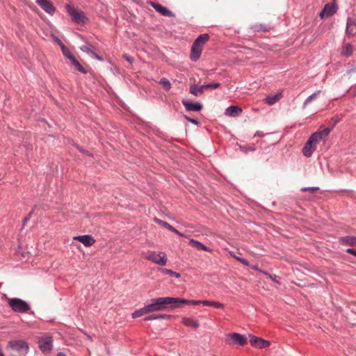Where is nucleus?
I'll use <instances>...</instances> for the list:
<instances>
[{
	"instance_id": "obj_1",
	"label": "nucleus",
	"mask_w": 356,
	"mask_h": 356,
	"mask_svg": "<svg viewBox=\"0 0 356 356\" xmlns=\"http://www.w3.org/2000/svg\"><path fill=\"white\" fill-rule=\"evenodd\" d=\"M147 312L152 313L167 309L168 308H179L182 306L181 298L174 297H159L151 300V302L145 305Z\"/></svg>"
},
{
	"instance_id": "obj_2",
	"label": "nucleus",
	"mask_w": 356,
	"mask_h": 356,
	"mask_svg": "<svg viewBox=\"0 0 356 356\" xmlns=\"http://www.w3.org/2000/svg\"><path fill=\"white\" fill-rule=\"evenodd\" d=\"M8 346L12 348L11 356H25L29 352V344L24 341H10Z\"/></svg>"
},
{
	"instance_id": "obj_3",
	"label": "nucleus",
	"mask_w": 356,
	"mask_h": 356,
	"mask_svg": "<svg viewBox=\"0 0 356 356\" xmlns=\"http://www.w3.org/2000/svg\"><path fill=\"white\" fill-rule=\"evenodd\" d=\"M8 305L13 312L17 313H26L31 309L29 305L26 301L18 298L9 299Z\"/></svg>"
},
{
	"instance_id": "obj_4",
	"label": "nucleus",
	"mask_w": 356,
	"mask_h": 356,
	"mask_svg": "<svg viewBox=\"0 0 356 356\" xmlns=\"http://www.w3.org/2000/svg\"><path fill=\"white\" fill-rule=\"evenodd\" d=\"M145 258L160 266H165L168 261L167 256L163 252H159L158 254L155 252H151Z\"/></svg>"
},
{
	"instance_id": "obj_5",
	"label": "nucleus",
	"mask_w": 356,
	"mask_h": 356,
	"mask_svg": "<svg viewBox=\"0 0 356 356\" xmlns=\"http://www.w3.org/2000/svg\"><path fill=\"white\" fill-rule=\"evenodd\" d=\"M66 9L73 22H74L76 24H81L85 22L86 17L83 11L76 10L70 4L66 5Z\"/></svg>"
},
{
	"instance_id": "obj_6",
	"label": "nucleus",
	"mask_w": 356,
	"mask_h": 356,
	"mask_svg": "<svg viewBox=\"0 0 356 356\" xmlns=\"http://www.w3.org/2000/svg\"><path fill=\"white\" fill-rule=\"evenodd\" d=\"M331 131V128H323L322 127L321 129L312 134L309 139L312 140V142L316 145L319 143L321 140H325Z\"/></svg>"
},
{
	"instance_id": "obj_7",
	"label": "nucleus",
	"mask_w": 356,
	"mask_h": 356,
	"mask_svg": "<svg viewBox=\"0 0 356 356\" xmlns=\"http://www.w3.org/2000/svg\"><path fill=\"white\" fill-rule=\"evenodd\" d=\"M39 348L40 350L44 353H49L53 348V339L50 336L44 337L38 341Z\"/></svg>"
},
{
	"instance_id": "obj_8",
	"label": "nucleus",
	"mask_w": 356,
	"mask_h": 356,
	"mask_svg": "<svg viewBox=\"0 0 356 356\" xmlns=\"http://www.w3.org/2000/svg\"><path fill=\"white\" fill-rule=\"evenodd\" d=\"M250 344L258 348H264L270 346V341L264 340V339L250 334Z\"/></svg>"
},
{
	"instance_id": "obj_9",
	"label": "nucleus",
	"mask_w": 356,
	"mask_h": 356,
	"mask_svg": "<svg viewBox=\"0 0 356 356\" xmlns=\"http://www.w3.org/2000/svg\"><path fill=\"white\" fill-rule=\"evenodd\" d=\"M149 3L161 15L165 17H174V14L172 11L168 9L166 7L159 4L156 2L149 1Z\"/></svg>"
},
{
	"instance_id": "obj_10",
	"label": "nucleus",
	"mask_w": 356,
	"mask_h": 356,
	"mask_svg": "<svg viewBox=\"0 0 356 356\" xmlns=\"http://www.w3.org/2000/svg\"><path fill=\"white\" fill-rule=\"evenodd\" d=\"M346 33L349 37H353L356 34V17L347 19Z\"/></svg>"
},
{
	"instance_id": "obj_11",
	"label": "nucleus",
	"mask_w": 356,
	"mask_h": 356,
	"mask_svg": "<svg viewBox=\"0 0 356 356\" xmlns=\"http://www.w3.org/2000/svg\"><path fill=\"white\" fill-rule=\"evenodd\" d=\"M181 103L188 111L198 112L200 111L203 107L202 104L199 102H193L186 99H183Z\"/></svg>"
},
{
	"instance_id": "obj_12",
	"label": "nucleus",
	"mask_w": 356,
	"mask_h": 356,
	"mask_svg": "<svg viewBox=\"0 0 356 356\" xmlns=\"http://www.w3.org/2000/svg\"><path fill=\"white\" fill-rule=\"evenodd\" d=\"M36 3L48 14H54L56 8L49 0H36Z\"/></svg>"
},
{
	"instance_id": "obj_13",
	"label": "nucleus",
	"mask_w": 356,
	"mask_h": 356,
	"mask_svg": "<svg viewBox=\"0 0 356 356\" xmlns=\"http://www.w3.org/2000/svg\"><path fill=\"white\" fill-rule=\"evenodd\" d=\"M227 337L232 341L234 343H237L240 346H244L247 343L246 337L238 333H232L227 335Z\"/></svg>"
},
{
	"instance_id": "obj_14",
	"label": "nucleus",
	"mask_w": 356,
	"mask_h": 356,
	"mask_svg": "<svg viewBox=\"0 0 356 356\" xmlns=\"http://www.w3.org/2000/svg\"><path fill=\"white\" fill-rule=\"evenodd\" d=\"M73 239L82 243L86 247H90L95 243V238L91 235L76 236Z\"/></svg>"
},
{
	"instance_id": "obj_15",
	"label": "nucleus",
	"mask_w": 356,
	"mask_h": 356,
	"mask_svg": "<svg viewBox=\"0 0 356 356\" xmlns=\"http://www.w3.org/2000/svg\"><path fill=\"white\" fill-rule=\"evenodd\" d=\"M337 12V9L334 6V5L327 3L324 6L323 9L320 13V17L321 18H323L325 17H330L333 15Z\"/></svg>"
},
{
	"instance_id": "obj_16",
	"label": "nucleus",
	"mask_w": 356,
	"mask_h": 356,
	"mask_svg": "<svg viewBox=\"0 0 356 356\" xmlns=\"http://www.w3.org/2000/svg\"><path fill=\"white\" fill-rule=\"evenodd\" d=\"M202 51V47L200 45H195V43H193L191 50V59L193 61H197L201 56Z\"/></svg>"
},
{
	"instance_id": "obj_17",
	"label": "nucleus",
	"mask_w": 356,
	"mask_h": 356,
	"mask_svg": "<svg viewBox=\"0 0 356 356\" xmlns=\"http://www.w3.org/2000/svg\"><path fill=\"white\" fill-rule=\"evenodd\" d=\"M315 149L316 145L312 142V140L308 139L302 149L303 155L306 157H310Z\"/></svg>"
},
{
	"instance_id": "obj_18",
	"label": "nucleus",
	"mask_w": 356,
	"mask_h": 356,
	"mask_svg": "<svg viewBox=\"0 0 356 356\" xmlns=\"http://www.w3.org/2000/svg\"><path fill=\"white\" fill-rule=\"evenodd\" d=\"M213 301L210 300H186L181 298V305H197L200 304H202L204 306H211L212 307Z\"/></svg>"
},
{
	"instance_id": "obj_19",
	"label": "nucleus",
	"mask_w": 356,
	"mask_h": 356,
	"mask_svg": "<svg viewBox=\"0 0 356 356\" xmlns=\"http://www.w3.org/2000/svg\"><path fill=\"white\" fill-rule=\"evenodd\" d=\"M189 244L194 248L197 249V250H203V251H207V252H212V250L210 249L209 247L204 245L201 242H200L197 240H195L193 238H191L189 240Z\"/></svg>"
},
{
	"instance_id": "obj_20",
	"label": "nucleus",
	"mask_w": 356,
	"mask_h": 356,
	"mask_svg": "<svg viewBox=\"0 0 356 356\" xmlns=\"http://www.w3.org/2000/svg\"><path fill=\"white\" fill-rule=\"evenodd\" d=\"M340 244L343 245L355 246L356 245V237L353 236H346L339 238Z\"/></svg>"
},
{
	"instance_id": "obj_21",
	"label": "nucleus",
	"mask_w": 356,
	"mask_h": 356,
	"mask_svg": "<svg viewBox=\"0 0 356 356\" xmlns=\"http://www.w3.org/2000/svg\"><path fill=\"white\" fill-rule=\"evenodd\" d=\"M154 221H156L157 223H159L161 225L165 227L168 230H170V231L177 234V235H179L180 236H182V237H185L186 236L184 234H182L180 232H179L177 229H175L174 227H172L171 225H170L169 223H168L165 221L160 220V219H159L157 218H154Z\"/></svg>"
},
{
	"instance_id": "obj_22",
	"label": "nucleus",
	"mask_w": 356,
	"mask_h": 356,
	"mask_svg": "<svg viewBox=\"0 0 356 356\" xmlns=\"http://www.w3.org/2000/svg\"><path fill=\"white\" fill-rule=\"evenodd\" d=\"M242 111V108L238 106H230L226 109L225 115L236 117L241 115Z\"/></svg>"
},
{
	"instance_id": "obj_23",
	"label": "nucleus",
	"mask_w": 356,
	"mask_h": 356,
	"mask_svg": "<svg viewBox=\"0 0 356 356\" xmlns=\"http://www.w3.org/2000/svg\"><path fill=\"white\" fill-rule=\"evenodd\" d=\"M181 323L188 327H193V328H197L200 326L199 322L191 317H184L181 320Z\"/></svg>"
},
{
	"instance_id": "obj_24",
	"label": "nucleus",
	"mask_w": 356,
	"mask_h": 356,
	"mask_svg": "<svg viewBox=\"0 0 356 356\" xmlns=\"http://www.w3.org/2000/svg\"><path fill=\"white\" fill-rule=\"evenodd\" d=\"M173 317V316L170 314H153L151 315H149L148 316H146L144 318V321H153L156 319H165V320H169L171 319Z\"/></svg>"
},
{
	"instance_id": "obj_25",
	"label": "nucleus",
	"mask_w": 356,
	"mask_h": 356,
	"mask_svg": "<svg viewBox=\"0 0 356 356\" xmlns=\"http://www.w3.org/2000/svg\"><path fill=\"white\" fill-rule=\"evenodd\" d=\"M209 35L207 33L201 34L193 42L195 43V45L203 47V45L209 40Z\"/></svg>"
},
{
	"instance_id": "obj_26",
	"label": "nucleus",
	"mask_w": 356,
	"mask_h": 356,
	"mask_svg": "<svg viewBox=\"0 0 356 356\" xmlns=\"http://www.w3.org/2000/svg\"><path fill=\"white\" fill-rule=\"evenodd\" d=\"M353 53V47L350 43H343L342 46L341 54L345 56H350Z\"/></svg>"
},
{
	"instance_id": "obj_27",
	"label": "nucleus",
	"mask_w": 356,
	"mask_h": 356,
	"mask_svg": "<svg viewBox=\"0 0 356 356\" xmlns=\"http://www.w3.org/2000/svg\"><path fill=\"white\" fill-rule=\"evenodd\" d=\"M282 97L281 93H277L272 96H268L265 98V102L268 105H273L280 100Z\"/></svg>"
},
{
	"instance_id": "obj_28",
	"label": "nucleus",
	"mask_w": 356,
	"mask_h": 356,
	"mask_svg": "<svg viewBox=\"0 0 356 356\" xmlns=\"http://www.w3.org/2000/svg\"><path fill=\"white\" fill-rule=\"evenodd\" d=\"M159 270L161 271L163 274H166V275H168L171 277H174L176 278H179L181 277V275L179 273L175 272L170 269L159 268Z\"/></svg>"
},
{
	"instance_id": "obj_29",
	"label": "nucleus",
	"mask_w": 356,
	"mask_h": 356,
	"mask_svg": "<svg viewBox=\"0 0 356 356\" xmlns=\"http://www.w3.org/2000/svg\"><path fill=\"white\" fill-rule=\"evenodd\" d=\"M147 314H149V312H147L146 305H145L143 308L135 311L131 316L133 318H136Z\"/></svg>"
},
{
	"instance_id": "obj_30",
	"label": "nucleus",
	"mask_w": 356,
	"mask_h": 356,
	"mask_svg": "<svg viewBox=\"0 0 356 356\" xmlns=\"http://www.w3.org/2000/svg\"><path fill=\"white\" fill-rule=\"evenodd\" d=\"M190 92L196 97L200 96L203 94L202 88H200V87H197L195 84L191 86Z\"/></svg>"
},
{
	"instance_id": "obj_31",
	"label": "nucleus",
	"mask_w": 356,
	"mask_h": 356,
	"mask_svg": "<svg viewBox=\"0 0 356 356\" xmlns=\"http://www.w3.org/2000/svg\"><path fill=\"white\" fill-rule=\"evenodd\" d=\"M321 93V90H317L314 92L311 95H309L303 103V108H305L306 106L311 102L313 99H314L319 94Z\"/></svg>"
},
{
	"instance_id": "obj_32",
	"label": "nucleus",
	"mask_w": 356,
	"mask_h": 356,
	"mask_svg": "<svg viewBox=\"0 0 356 356\" xmlns=\"http://www.w3.org/2000/svg\"><path fill=\"white\" fill-rule=\"evenodd\" d=\"M239 148L244 153H247L248 152H253L256 150L255 145L253 144L251 145H240Z\"/></svg>"
},
{
	"instance_id": "obj_33",
	"label": "nucleus",
	"mask_w": 356,
	"mask_h": 356,
	"mask_svg": "<svg viewBox=\"0 0 356 356\" xmlns=\"http://www.w3.org/2000/svg\"><path fill=\"white\" fill-rule=\"evenodd\" d=\"M159 83L161 84L165 90H169L171 88V83L166 78H162Z\"/></svg>"
},
{
	"instance_id": "obj_34",
	"label": "nucleus",
	"mask_w": 356,
	"mask_h": 356,
	"mask_svg": "<svg viewBox=\"0 0 356 356\" xmlns=\"http://www.w3.org/2000/svg\"><path fill=\"white\" fill-rule=\"evenodd\" d=\"M341 118L339 115H335L332 117L330 120V126L327 128H331V131L333 128L337 124V123L341 120Z\"/></svg>"
},
{
	"instance_id": "obj_35",
	"label": "nucleus",
	"mask_w": 356,
	"mask_h": 356,
	"mask_svg": "<svg viewBox=\"0 0 356 356\" xmlns=\"http://www.w3.org/2000/svg\"><path fill=\"white\" fill-rule=\"evenodd\" d=\"M61 50L63 54L67 58H69L70 56H72L70 49L67 47H65L63 43H61Z\"/></svg>"
},
{
	"instance_id": "obj_36",
	"label": "nucleus",
	"mask_w": 356,
	"mask_h": 356,
	"mask_svg": "<svg viewBox=\"0 0 356 356\" xmlns=\"http://www.w3.org/2000/svg\"><path fill=\"white\" fill-rule=\"evenodd\" d=\"M76 70L83 74H86L87 71L80 64V63L77 60L76 61L74 65Z\"/></svg>"
},
{
	"instance_id": "obj_37",
	"label": "nucleus",
	"mask_w": 356,
	"mask_h": 356,
	"mask_svg": "<svg viewBox=\"0 0 356 356\" xmlns=\"http://www.w3.org/2000/svg\"><path fill=\"white\" fill-rule=\"evenodd\" d=\"M81 50L85 53H87V54H92V52H94L92 50V47H91V45L90 44H86V45H83L82 46L81 48Z\"/></svg>"
},
{
	"instance_id": "obj_38",
	"label": "nucleus",
	"mask_w": 356,
	"mask_h": 356,
	"mask_svg": "<svg viewBox=\"0 0 356 356\" xmlns=\"http://www.w3.org/2000/svg\"><path fill=\"white\" fill-rule=\"evenodd\" d=\"M235 259H236L237 261H238L239 262H241L242 264H243L245 266H250L249 261L244 258L237 256V257H235Z\"/></svg>"
},
{
	"instance_id": "obj_39",
	"label": "nucleus",
	"mask_w": 356,
	"mask_h": 356,
	"mask_svg": "<svg viewBox=\"0 0 356 356\" xmlns=\"http://www.w3.org/2000/svg\"><path fill=\"white\" fill-rule=\"evenodd\" d=\"M184 118H185L187 121H188V122H191L192 124H195V125H199V124H200V122H199V121H198V120H195V119H194V118H191L188 117V115H184Z\"/></svg>"
},
{
	"instance_id": "obj_40",
	"label": "nucleus",
	"mask_w": 356,
	"mask_h": 356,
	"mask_svg": "<svg viewBox=\"0 0 356 356\" xmlns=\"http://www.w3.org/2000/svg\"><path fill=\"white\" fill-rule=\"evenodd\" d=\"M317 190H318V187H306V188H302V191H309L311 193H314Z\"/></svg>"
},
{
	"instance_id": "obj_41",
	"label": "nucleus",
	"mask_w": 356,
	"mask_h": 356,
	"mask_svg": "<svg viewBox=\"0 0 356 356\" xmlns=\"http://www.w3.org/2000/svg\"><path fill=\"white\" fill-rule=\"evenodd\" d=\"M212 307H214L216 308L222 309V308H224V305L220 302L213 301Z\"/></svg>"
},
{
	"instance_id": "obj_42",
	"label": "nucleus",
	"mask_w": 356,
	"mask_h": 356,
	"mask_svg": "<svg viewBox=\"0 0 356 356\" xmlns=\"http://www.w3.org/2000/svg\"><path fill=\"white\" fill-rule=\"evenodd\" d=\"M266 31L267 29L266 28V26H264L261 24L257 25L254 26V31Z\"/></svg>"
},
{
	"instance_id": "obj_43",
	"label": "nucleus",
	"mask_w": 356,
	"mask_h": 356,
	"mask_svg": "<svg viewBox=\"0 0 356 356\" xmlns=\"http://www.w3.org/2000/svg\"><path fill=\"white\" fill-rule=\"evenodd\" d=\"M220 83H209V89H216L220 87Z\"/></svg>"
},
{
	"instance_id": "obj_44",
	"label": "nucleus",
	"mask_w": 356,
	"mask_h": 356,
	"mask_svg": "<svg viewBox=\"0 0 356 356\" xmlns=\"http://www.w3.org/2000/svg\"><path fill=\"white\" fill-rule=\"evenodd\" d=\"M76 148L81 152L83 153V154H86L87 155L89 154V152L87 151V150H85L83 149L81 147H80L79 145H75Z\"/></svg>"
},
{
	"instance_id": "obj_45",
	"label": "nucleus",
	"mask_w": 356,
	"mask_h": 356,
	"mask_svg": "<svg viewBox=\"0 0 356 356\" xmlns=\"http://www.w3.org/2000/svg\"><path fill=\"white\" fill-rule=\"evenodd\" d=\"M32 213H33V211L30 212V213L27 215V216H26V217L23 219V225H24L27 222V221L30 219V218H31V216Z\"/></svg>"
},
{
	"instance_id": "obj_46",
	"label": "nucleus",
	"mask_w": 356,
	"mask_h": 356,
	"mask_svg": "<svg viewBox=\"0 0 356 356\" xmlns=\"http://www.w3.org/2000/svg\"><path fill=\"white\" fill-rule=\"evenodd\" d=\"M122 57H123L125 60H127L128 62H129L130 63H131L133 62V60H134V58H131V57H130V56H128L127 54H124V55L122 56Z\"/></svg>"
},
{
	"instance_id": "obj_47",
	"label": "nucleus",
	"mask_w": 356,
	"mask_h": 356,
	"mask_svg": "<svg viewBox=\"0 0 356 356\" xmlns=\"http://www.w3.org/2000/svg\"><path fill=\"white\" fill-rule=\"evenodd\" d=\"M95 58L97 59L98 60H100V61H102L103 60V58L102 57H101L100 56H99L98 54H97L95 51L94 52H92V54H91Z\"/></svg>"
},
{
	"instance_id": "obj_48",
	"label": "nucleus",
	"mask_w": 356,
	"mask_h": 356,
	"mask_svg": "<svg viewBox=\"0 0 356 356\" xmlns=\"http://www.w3.org/2000/svg\"><path fill=\"white\" fill-rule=\"evenodd\" d=\"M268 277L275 283L280 284V282L276 280V275H268Z\"/></svg>"
},
{
	"instance_id": "obj_49",
	"label": "nucleus",
	"mask_w": 356,
	"mask_h": 356,
	"mask_svg": "<svg viewBox=\"0 0 356 356\" xmlns=\"http://www.w3.org/2000/svg\"><path fill=\"white\" fill-rule=\"evenodd\" d=\"M346 252L349 254H353L355 256H356V250L355 249H353V248H348L346 250Z\"/></svg>"
},
{
	"instance_id": "obj_50",
	"label": "nucleus",
	"mask_w": 356,
	"mask_h": 356,
	"mask_svg": "<svg viewBox=\"0 0 356 356\" xmlns=\"http://www.w3.org/2000/svg\"><path fill=\"white\" fill-rule=\"evenodd\" d=\"M70 61H71V63L72 65H74V63L77 61L76 58L74 57V55L72 56H70V57L68 58Z\"/></svg>"
},
{
	"instance_id": "obj_51",
	"label": "nucleus",
	"mask_w": 356,
	"mask_h": 356,
	"mask_svg": "<svg viewBox=\"0 0 356 356\" xmlns=\"http://www.w3.org/2000/svg\"><path fill=\"white\" fill-rule=\"evenodd\" d=\"M250 268L259 272L261 271V270L259 268L258 265H252L250 266Z\"/></svg>"
},
{
	"instance_id": "obj_52",
	"label": "nucleus",
	"mask_w": 356,
	"mask_h": 356,
	"mask_svg": "<svg viewBox=\"0 0 356 356\" xmlns=\"http://www.w3.org/2000/svg\"><path fill=\"white\" fill-rule=\"evenodd\" d=\"M200 88H202V92H204V89H209V84H204V85L200 86Z\"/></svg>"
},
{
	"instance_id": "obj_53",
	"label": "nucleus",
	"mask_w": 356,
	"mask_h": 356,
	"mask_svg": "<svg viewBox=\"0 0 356 356\" xmlns=\"http://www.w3.org/2000/svg\"><path fill=\"white\" fill-rule=\"evenodd\" d=\"M81 332H83V334L87 337V338H88L89 340H90V341H92V337H91L90 335H89L88 334H87V333H86V332H83V331H81Z\"/></svg>"
},
{
	"instance_id": "obj_54",
	"label": "nucleus",
	"mask_w": 356,
	"mask_h": 356,
	"mask_svg": "<svg viewBox=\"0 0 356 356\" xmlns=\"http://www.w3.org/2000/svg\"><path fill=\"white\" fill-rule=\"evenodd\" d=\"M229 254H230L232 257H234V259H235V257H237V255H236V254H234V252H232V251L229 252Z\"/></svg>"
},
{
	"instance_id": "obj_55",
	"label": "nucleus",
	"mask_w": 356,
	"mask_h": 356,
	"mask_svg": "<svg viewBox=\"0 0 356 356\" xmlns=\"http://www.w3.org/2000/svg\"><path fill=\"white\" fill-rule=\"evenodd\" d=\"M260 273H262L263 274H264V275H266L267 276H268V275H270L268 272L262 270H261V271H260Z\"/></svg>"
},
{
	"instance_id": "obj_56",
	"label": "nucleus",
	"mask_w": 356,
	"mask_h": 356,
	"mask_svg": "<svg viewBox=\"0 0 356 356\" xmlns=\"http://www.w3.org/2000/svg\"><path fill=\"white\" fill-rule=\"evenodd\" d=\"M57 356H66L64 353L60 352L58 353Z\"/></svg>"
},
{
	"instance_id": "obj_57",
	"label": "nucleus",
	"mask_w": 356,
	"mask_h": 356,
	"mask_svg": "<svg viewBox=\"0 0 356 356\" xmlns=\"http://www.w3.org/2000/svg\"><path fill=\"white\" fill-rule=\"evenodd\" d=\"M61 43H63L60 40H58V44H60V46L61 47Z\"/></svg>"
}]
</instances>
